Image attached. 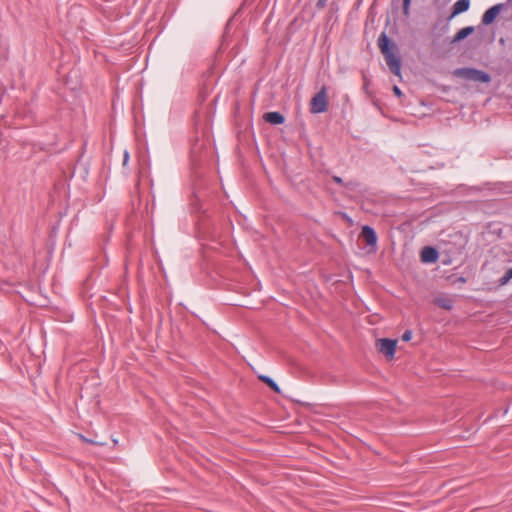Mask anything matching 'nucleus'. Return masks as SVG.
Listing matches in <instances>:
<instances>
[{
	"mask_svg": "<svg viewBox=\"0 0 512 512\" xmlns=\"http://www.w3.org/2000/svg\"><path fill=\"white\" fill-rule=\"evenodd\" d=\"M511 279H512V267L508 268L506 270V272L504 273V275L498 279V281H497L498 286L501 287V286L507 285Z\"/></svg>",
	"mask_w": 512,
	"mask_h": 512,
	"instance_id": "obj_15",
	"label": "nucleus"
},
{
	"mask_svg": "<svg viewBox=\"0 0 512 512\" xmlns=\"http://www.w3.org/2000/svg\"><path fill=\"white\" fill-rule=\"evenodd\" d=\"M419 257L424 264H434L439 259V252L434 246H424L420 250Z\"/></svg>",
	"mask_w": 512,
	"mask_h": 512,
	"instance_id": "obj_7",
	"label": "nucleus"
},
{
	"mask_svg": "<svg viewBox=\"0 0 512 512\" xmlns=\"http://www.w3.org/2000/svg\"><path fill=\"white\" fill-rule=\"evenodd\" d=\"M257 378L260 382L268 386L274 393L281 394L280 386L270 376L260 374Z\"/></svg>",
	"mask_w": 512,
	"mask_h": 512,
	"instance_id": "obj_13",
	"label": "nucleus"
},
{
	"mask_svg": "<svg viewBox=\"0 0 512 512\" xmlns=\"http://www.w3.org/2000/svg\"><path fill=\"white\" fill-rule=\"evenodd\" d=\"M378 48L383 55L389 71L402 79V58L395 41L383 31L377 40Z\"/></svg>",
	"mask_w": 512,
	"mask_h": 512,
	"instance_id": "obj_1",
	"label": "nucleus"
},
{
	"mask_svg": "<svg viewBox=\"0 0 512 512\" xmlns=\"http://www.w3.org/2000/svg\"><path fill=\"white\" fill-rule=\"evenodd\" d=\"M215 69H216V67H215V65H214V66H213V68H212L211 73H212V74H218V75L220 76V74L218 73V71H215Z\"/></svg>",
	"mask_w": 512,
	"mask_h": 512,
	"instance_id": "obj_28",
	"label": "nucleus"
},
{
	"mask_svg": "<svg viewBox=\"0 0 512 512\" xmlns=\"http://www.w3.org/2000/svg\"><path fill=\"white\" fill-rule=\"evenodd\" d=\"M249 2V0H244L242 5L236 10V12L233 14L232 18H230L228 20V22H226V26H225V29H226V48L229 47L230 45V40L228 39V34H229V26H230V23L233 21V20H237L241 17V14H242V9L245 5H247Z\"/></svg>",
	"mask_w": 512,
	"mask_h": 512,
	"instance_id": "obj_14",
	"label": "nucleus"
},
{
	"mask_svg": "<svg viewBox=\"0 0 512 512\" xmlns=\"http://www.w3.org/2000/svg\"><path fill=\"white\" fill-rule=\"evenodd\" d=\"M508 1L506 3H498L491 7H489L482 15L481 23L485 26H489L493 24L499 14L502 12L504 8L507 7Z\"/></svg>",
	"mask_w": 512,
	"mask_h": 512,
	"instance_id": "obj_6",
	"label": "nucleus"
},
{
	"mask_svg": "<svg viewBox=\"0 0 512 512\" xmlns=\"http://www.w3.org/2000/svg\"><path fill=\"white\" fill-rule=\"evenodd\" d=\"M432 303L444 310L451 311L454 308V300L449 296L438 295L433 298Z\"/></svg>",
	"mask_w": 512,
	"mask_h": 512,
	"instance_id": "obj_9",
	"label": "nucleus"
},
{
	"mask_svg": "<svg viewBox=\"0 0 512 512\" xmlns=\"http://www.w3.org/2000/svg\"><path fill=\"white\" fill-rule=\"evenodd\" d=\"M359 238L369 248V252L375 253L377 251L378 235L373 227L369 225L362 226Z\"/></svg>",
	"mask_w": 512,
	"mask_h": 512,
	"instance_id": "obj_5",
	"label": "nucleus"
},
{
	"mask_svg": "<svg viewBox=\"0 0 512 512\" xmlns=\"http://www.w3.org/2000/svg\"><path fill=\"white\" fill-rule=\"evenodd\" d=\"M237 117H238V116H237V114H235V122H236V124H238V119H237Z\"/></svg>",
	"mask_w": 512,
	"mask_h": 512,
	"instance_id": "obj_32",
	"label": "nucleus"
},
{
	"mask_svg": "<svg viewBox=\"0 0 512 512\" xmlns=\"http://www.w3.org/2000/svg\"><path fill=\"white\" fill-rule=\"evenodd\" d=\"M452 19L447 18H439L432 27V33L435 37L440 38L444 35L449 29V22Z\"/></svg>",
	"mask_w": 512,
	"mask_h": 512,
	"instance_id": "obj_8",
	"label": "nucleus"
},
{
	"mask_svg": "<svg viewBox=\"0 0 512 512\" xmlns=\"http://www.w3.org/2000/svg\"><path fill=\"white\" fill-rule=\"evenodd\" d=\"M511 2H512V0H508V3H511Z\"/></svg>",
	"mask_w": 512,
	"mask_h": 512,
	"instance_id": "obj_34",
	"label": "nucleus"
},
{
	"mask_svg": "<svg viewBox=\"0 0 512 512\" xmlns=\"http://www.w3.org/2000/svg\"><path fill=\"white\" fill-rule=\"evenodd\" d=\"M263 120L271 125H281L285 122V116L279 111H270L263 114Z\"/></svg>",
	"mask_w": 512,
	"mask_h": 512,
	"instance_id": "obj_10",
	"label": "nucleus"
},
{
	"mask_svg": "<svg viewBox=\"0 0 512 512\" xmlns=\"http://www.w3.org/2000/svg\"><path fill=\"white\" fill-rule=\"evenodd\" d=\"M309 105V110L312 114H321L328 110L329 100L325 85L311 98Z\"/></svg>",
	"mask_w": 512,
	"mask_h": 512,
	"instance_id": "obj_3",
	"label": "nucleus"
},
{
	"mask_svg": "<svg viewBox=\"0 0 512 512\" xmlns=\"http://www.w3.org/2000/svg\"><path fill=\"white\" fill-rule=\"evenodd\" d=\"M396 2H398V0H393V1H392V5H395V4H396Z\"/></svg>",
	"mask_w": 512,
	"mask_h": 512,
	"instance_id": "obj_33",
	"label": "nucleus"
},
{
	"mask_svg": "<svg viewBox=\"0 0 512 512\" xmlns=\"http://www.w3.org/2000/svg\"><path fill=\"white\" fill-rule=\"evenodd\" d=\"M327 1L328 0H318L317 3H316V8L318 10H322L326 6Z\"/></svg>",
	"mask_w": 512,
	"mask_h": 512,
	"instance_id": "obj_20",
	"label": "nucleus"
},
{
	"mask_svg": "<svg viewBox=\"0 0 512 512\" xmlns=\"http://www.w3.org/2000/svg\"><path fill=\"white\" fill-rule=\"evenodd\" d=\"M370 84V81L368 80V78L364 75V84H363V89L364 90H367L368 89V86Z\"/></svg>",
	"mask_w": 512,
	"mask_h": 512,
	"instance_id": "obj_22",
	"label": "nucleus"
},
{
	"mask_svg": "<svg viewBox=\"0 0 512 512\" xmlns=\"http://www.w3.org/2000/svg\"><path fill=\"white\" fill-rule=\"evenodd\" d=\"M471 512H485L484 508H475Z\"/></svg>",
	"mask_w": 512,
	"mask_h": 512,
	"instance_id": "obj_25",
	"label": "nucleus"
},
{
	"mask_svg": "<svg viewBox=\"0 0 512 512\" xmlns=\"http://www.w3.org/2000/svg\"><path fill=\"white\" fill-rule=\"evenodd\" d=\"M297 403H299L300 405L304 406V407H310L311 404L310 403H307V402H301V401H297Z\"/></svg>",
	"mask_w": 512,
	"mask_h": 512,
	"instance_id": "obj_24",
	"label": "nucleus"
},
{
	"mask_svg": "<svg viewBox=\"0 0 512 512\" xmlns=\"http://www.w3.org/2000/svg\"><path fill=\"white\" fill-rule=\"evenodd\" d=\"M397 343V339L380 338L376 340L375 346L377 351L383 354L387 360H393L396 354Z\"/></svg>",
	"mask_w": 512,
	"mask_h": 512,
	"instance_id": "obj_4",
	"label": "nucleus"
},
{
	"mask_svg": "<svg viewBox=\"0 0 512 512\" xmlns=\"http://www.w3.org/2000/svg\"><path fill=\"white\" fill-rule=\"evenodd\" d=\"M469 8L470 0H457L451 8L449 19H453L455 16L468 11Z\"/></svg>",
	"mask_w": 512,
	"mask_h": 512,
	"instance_id": "obj_11",
	"label": "nucleus"
},
{
	"mask_svg": "<svg viewBox=\"0 0 512 512\" xmlns=\"http://www.w3.org/2000/svg\"><path fill=\"white\" fill-rule=\"evenodd\" d=\"M81 439L84 441V442H87V443H92V444H96L94 441L92 440H89L88 438H85L84 436L80 435Z\"/></svg>",
	"mask_w": 512,
	"mask_h": 512,
	"instance_id": "obj_23",
	"label": "nucleus"
},
{
	"mask_svg": "<svg viewBox=\"0 0 512 512\" xmlns=\"http://www.w3.org/2000/svg\"><path fill=\"white\" fill-rule=\"evenodd\" d=\"M411 339H412V331L410 329L405 330L401 336V340L403 342H409Z\"/></svg>",
	"mask_w": 512,
	"mask_h": 512,
	"instance_id": "obj_17",
	"label": "nucleus"
},
{
	"mask_svg": "<svg viewBox=\"0 0 512 512\" xmlns=\"http://www.w3.org/2000/svg\"><path fill=\"white\" fill-rule=\"evenodd\" d=\"M453 76L462 78L464 80L479 82V83H490L492 80L491 75L484 71L474 67H461L456 68L453 71Z\"/></svg>",
	"mask_w": 512,
	"mask_h": 512,
	"instance_id": "obj_2",
	"label": "nucleus"
},
{
	"mask_svg": "<svg viewBox=\"0 0 512 512\" xmlns=\"http://www.w3.org/2000/svg\"><path fill=\"white\" fill-rule=\"evenodd\" d=\"M332 180H333L336 184H338V185H342V186H345V187H347V186H348V184L344 183L343 179H342L341 177H339V176L334 175V176L332 177Z\"/></svg>",
	"mask_w": 512,
	"mask_h": 512,
	"instance_id": "obj_19",
	"label": "nucleus"
},
{
	"mask_svg": "<svg viewBox=\"0 0 512 512\" xmlns=\"http://www.w3.org/2000/svg\"><path fill=\"white\" fill-rule=\"evenodd\" d=\"M220 54H221V46L218 48V51L216 53V57H219Z\"/></svg>",
	"mask_w": 512,
	"mask_h": 512,
	"instance_id": "obj_30",
	"label": "nucleus"
},
{
	"mask_svg": "<svg viewBox=\"0 0 512 512\" xmlns=\"http://www.w3.org/2000/svg\"><path fill=\"white\" fill-rule=\"evenodd\" d=\"M128 158H129V154L126 151L125 154H124V164L127 162Z\"/></svg>",
	"mask_w": 512,
	"mask_h": 512,
	"instance_id": "obj_26",
	"label": "nucleus"
},
{
	"mask_svg": "<svg viewBox=\"0 0 512 512\" xmlns=\"http://www.w3.org/2000/svg\"><path fill=\"white\" fill-rule=\"evenodd\" d=\"M474 32L473 26H466L461 28L456 32V34L453 36V38L450 40V44H456L464 39H466L468 36H470Z\"/></svg>",
	"mask_w": 512,
	"mask_h": 512,
	"instance_id": "obj_12",
	"label": "nucleus"
},
{
	"mask_svg": "<svg viewBox=\"0 0 512 512\" xmlns=\"http://www.w3.org/2000/svg\"><path fill=\"white\" fill-rule=\"evenodd\" d=\"M457 282L464 284L467 282V278L464 276H459V277L455 278L454 280H452V283H457Z\"/></svg>",
	"mask_w": 512,
	"mask_h": 512,
	"instance_id": "obj_21",
	"label": "nucleus"
},
{
	"mask_svg": "<svg viewBox=\"0 0 512 512\" xmlns=\"http://www.w3.org/2000/svg\"><path fill=\"white\" fill-rule=\"evenodd\" d=\"M411 3L412 0H402V11L405 16H409Z\"/></svg>",
	"mask_w": 512,
	"mask_h": 512,
	"instance_id": "obj_16",
	"label": "nucleus"
},
{
	"mask_svg": "<svg viewBox=\"0 0 512 512\" xmlns=\"http://www.w3.org/2000/svg\"><path fill=\"white\" fill-rule=\"evenodd\" d=\"M334 9L337 10V5H336L335 2H332L331 3V10H334Z\"/></svg>",
	"mask_w": 512,
	"mask_h": 512,
	"instance_id": "obj_27",
	"label": "nucleus"
},
{
	"mask_svg": "<svg viewBox=\"0 0 512 512\" xmlns=\"http://www.w3.org/2000/svg\"><path fill=\"white\" fill-rule=\"evenodd\" d=\"M392 91L396 97H398V98L404 97L402 90L397 85L393 86Z\"/></svg>",
	"mask_w": 512,
	"mask_h": 512,
	"instance_id": "obj_18",
	"label": "nucleus"
},
{
	"mask_svg": "<svg viewBox=\"0 0 512 512\" xmlns=\"http://www.w3.org/2000/svg\"><path fill=\"white\" fill-rule=\"evenodd\" d=\"M221 39H222V40H221V45H222V44H223V42H224V34H223V35H221Z\"/></svg>",
	"mask_w": 512,
	"mask_h": 512,
	"instance_id": "obj_31",
	"label": "nucleus"
},
{
	"mask_svg": "<svg viewBox=\"0 0 512 512\" xmlns=\"http://www.w3.org/2000/svg\"><path fill=\"white\" fill-rule=\"evenodd\" d=\"M343 215H344V217H345V218H346L350 223H352V219H351L347 214H343Z\"/></svg>",
	"mask_w": 512,
	"mask_h": 512,
	"instance_id": "obj_29",
	"label": "nucleus"
}]
</instances>
